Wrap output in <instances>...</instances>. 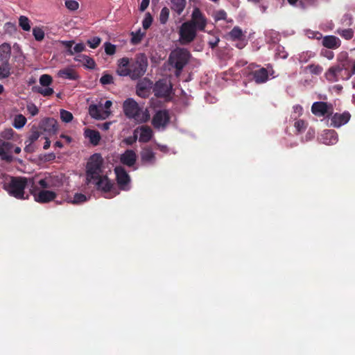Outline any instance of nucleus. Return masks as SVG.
Instances as JSON below:
<instances>
[{"mask_svg":"<svg viewBox=\"0 0 355 355\" xmlns=\"http://www.w3.org/2000/svg\"><path fill=\"white\" fill-rule=\"evenodd\" d=\"M14 134V131L12 128L6 129L4 131H3L1 134V137L6 139H10Z\"/></svg>","mask_w":355,"mask_h":355,"instance_id":"57","label":"nucleus"},{"mask_svg":"<svg viewBox=\"0 0 355 355\" xmlns=\"http://www.w3.org/2000/svg\"><path fill=\"white\" fill-rule=\"evenodd\" d=\"M111 123L110 122H105L101 125V129L103 130H107L110 128Z\"/></svg>","mask_w":355,"mask_h":355,"instance_id":"64","label":"nucleus"},{"mask_svg":"<svg viewBox=\"0 0 355 355\" xmlns=\"http://www.w3.org/2000/svg\"><path fill=\"white\" fill-rule=\"evenodd\" d=\"M13 148L14 145L11 142L0 139V156L2 160L7 162H11L13 160V157L10 154Z\"/></svg>","mask_w":355,"mask_h":355,"instance_id":"18","label":"nucleus"},{"mask_svg":"<svg viewBox=\"0 0 355 355\" xmlns=\"http://www.w3.org/2000/svg\"><path fill=\"white\" fill-rule=\"evenodd\" d=\"M89 114L92 118L96 119H99L102 118L101 110L96 105H91L89 106Z\"/></svg>","mask_w":355,"mask_h":355,"instance_id":"39","label":"nucleus"},{"mask_svg":"<svg viewBox=\"0 0 355 355\" xmlns=\"http://www.w3.org/2000/svg\"><path fill=\"white\" fill-rule=\"evenodd\" d=\"M144 34L141 33L139 31L135 34L132 38V42L133 44H138L141 42Z\"/></svg>","mask_w":355,"mask_h":355,"instance_id":"59","label":"nucleus"},{"mask_svg":"<svg viewBox=\"0 0 355 355\" xmlns=\"http://www.w3.org/2000/svg\"><path fill=\"white\" fill-rule=\"evenodd\" d=\"M40 83L44 87H49L53 82V78L50 75L43 74L40 77Z\"/></svg>","mask_w":355,"mask_h":355,"instance_id":"45","label":"nucleus"},{"mask_svg":"<svg viewBox=\"0 0 355 355\" xmlns=\"http://www.w3.org/2000/svg\"><path fill=\"white\" fill-rule=\"evenodd\" d=\"M65 6L67 9L75 11L78 9L79 3L78 1L74 0H67L65 1Z\"/></svg>","mask_w":355,"mask_h":355,"instance_id":"46","label":"nucleus"},{"mask_svg":"<svg viewBox=\"0 0 355 355\" xmlns=\"http://www.w3.org/2000/svg\"><path fill=\"white\" fill-rule=\"evenodd\" d=\"M148 64V59L144 53L137 54L135 59L130 61V78L133 80L141 78L146 72Z\"/></svg>","mask_w":355,"mask_h":355,"instance_id":"6","label":"nucleus"},{"mask_svg":"<svg viewBox=\"0 0 355 355\" xmlns=\"http://www.w3.org/2000/svg\"><path fill=\"white\" fill-rule=\"evenodd\" d=\"M351 115L349 112H343L342 114L336 113L334 114L331 119V125L334 128H339L343 125L346 124L349 119Z\"/></svg>","mask_w":355,"mask_h":355,"instance_id":"24","label":"nucleus"},{"mask_svg":"<svg viewBox=\"0 0 355 355\" xmlns=\"http://www.w3.org/2000/svg\"><path fill=\"white\" fill-rule=\"evenodd\" d=\"M19 26L25 31L31 30L30 20L26 16H20L19 18Z\"/></svg>","mask_w":355,"mask_h":355,"instance_id":"37","label":"nucleus"},{"mask_svg":"<svg viewBox=\"0 0 355 355\" xmlns=\"http://www.w3.org/2000/svg\"><path fill=\"white\" fill-rule=\"evenodd\" d=\"M85 49V46L83 43H78L77 44L73 49H72L73 51V54L75 53H81L84 51Z\"/></svg>","mask_w":355,"mask_h":355,"instance_id":"58","label":"nucleus"},{"mask_svg":"<svg viewBox=\"0 0 355 355\" xmlns=\"http://www.w3.org/2000/svg\"><path fill=\"white\" fill-rule=\"evenodd\" d=\"M248 69L250 70L249 76H252V78L257 84L265 83L268 80L269 76H273L274 73L272 67L269 65L267 68H264L255 64H250Z\"/></svg>","mask_w":355,"mask_h":355,"instance_id":"8","label":"nucleus"},{"mask_svg":"<svg viewBox=\"0 0 355 355\" xmlns=\"http://www.w3.org/2000/svg\"><path fill=\"white\" fill-rule=\"evenodd\" d=\"M26 146L24 148V150L27 153H32L34 151L33 147L32 146L33 144H30V142H28L26 144Z\"/></svg>","mask_w":355,"mask_h":355,"instance_id":"62","label":"nucleus"},{"mask_svg":"<svg viewBox=\"0 0 355 355\" xmlns=\"http://www.w3.org/2000/svg\"><path fill=\"white\" fill-rule=\"evenodd\" d=\"M141 161L143 164L153 165L156 162L155 154L150 146H146L141 151Z\"/></svg>","mask_w":355,"mask_h":355,"instance_id":"23","label":"nucleus"},{"mask_svg":"<svg viewBox=\"0 0 355 355\" xmlns=\"http://www.w3.org/2000/svg\"><path fill=\"white\" fill-rule=\"evenodd\" d=\"M100 83L103 85L113 83V77L108 73L103 74L100 78Z\"/></svg>","mask_w":355,"mask_h":355,"instance_id":"49","label":"nucleus"},{"mask_svg":"<svg viewBox=\"0 0 355 355\" xmlns=\"http://www.w3.org/2000/svg\"><path fill=\"white\" fill-rule=\"evenodd\" d=\"M187 5V0H171V9L178 15H180Z\"/></svg>","mask_w":355,"mask_h":355,"instance_id":"30","label":"nucleus"},{"mask_svg":"<svg viewBox=\"0 0 355 355\" xmlns=\"http://www.w3.org/2000/svg\"><path fill=\"white\" fill-rule=\"evenodd\" d=\"M37 92L40 93V94L43 95L44 96H51L54 93V91L51 87H46V88L40 87L37 89Z\"/></svg>","mask_w":355,"mask_h":355,"instance_id":"54","label":"nucleus"},{"mask_svg":"<svg viewBox=\"0 0 355 355\" xmlns=\"http://www.w3.org/2000/svg\"><path fill=\"white\" fill-rule=\"evenodd\" d=\"M11 55V46L8 43H3L0 46V60L9 62Z\"/></svg>","mask_w":355,"mask_h":355,"instance_id":"31","label":"nucleus"},{"mask_svg":"<svg viewBox=\"0 0 355 355\" xmlns=\"http://www.w3.org/2000/svg\"><path fill=\"white\" fill-rule=\"evenodd\" d=\"M58 76L60 78L71 80H76L79 77L74 69L69 67L60 69L58 72Z\"/></svg>","mask_w":355,"mask_h":355,"instance_id":"27","label":"nucleus"},{"mask_svg":"<svg viewBox=\"0 0 355 355\" xmlns=\"http://www.w3.org/2000/svg\"><path fill=\"white\" fill-rule=\"evenodd\" d=\"M74 60L77 62H81L85 67L90 69H93L96 67V63L94 59L86 55H78L74 58Z\"/></svg>","mask_w":355,"mask_h":355,"instance_id":"28","label":"nucleus"},{"mask_svg":"<svg viewBox=\"0 0 355 355\" xmlns=\"http://www.w3.org/2000/svg\"><path fill=\"white\" fill-rule=\"evenodd\" d=\"M191 57L190 52L186 49H178L169 56L170 64L175 69V75L180 76L183 68L188 63Z\"/></svg>","mask_w":355,"mask_h":355,"instance_id":"5","label":"nucleus"},{"mask_svg":"<svg viewBox=\"0 0 355 355\" xmlns=\"http://www.w3.org/2000/svg\"><path fill=\"white\" fill-rule=\"evenodd\" d=\"M197 30L190 23H183L180 29V38L182 44H187L194 40L197 35Z\"/></svg>","mask_w":355,"mask_h":355,"instance_id":"11","label":"nucleus"},{"mask_svg":"<svg viewBox=\"0 0 355 355\" xmlns=\"http://www.w3.org/2000/svg\"><path fill=\"white\" fill-rule=\"evenodd\" d=\"M327 103L322 101H318L313 103L311 106L312 113L317 116H324L329 113L331 109Z\"/></svg>","mask_w":355,"mask_h":355,"instance_id":"20","label":"nucleus"},{"mask_svg":"<svg viewBox=\"0 0 355 355\" xmlns=\"http://www.w3.org/2000/svg\"><path fill=\"white\" fill-rule=\"evenodd\" d=\"M336 33L345 40H350L354 36V31L352 28H347V29L339 28L336 31Z\"/></svg>","mask_w":355,"mask_h":355,"instance_id":"35","label":"nucleus"},{"mask_svg":"<svg viewBox=\"0 0 355 355\" xmlns=\"http://www.w3.org/2000/svg\"><path fill=\"white\" fill-rule=\"evenodd\" d=\"M73 116L71 112L62 109L60 110V119L64 123H69L72 121Z\"/></svg>","mask_w":355,"mask_h":355,"instance_id":"44","label":"nucleus"},{"mask_svg":"<svg viewBox=\"0 0 355 355\" xmlns=\"http://www.w3.org/2000/svg\"><path fill=\"white\" fill-rule=\"evenodd\" d=\"M31 182L30 193L33 196L35 201L39 203H48L54 200L57 194L54 191L42 189L35 184L34 180H30Z\"/></svg>","mask_w":355,"mask_h":355,"instance_id":"7","label":"nucleus"},{"mask_svg":"<svg viewBox=\"0 0 355 355\" xmlns=\"http://www.w3.org/2000/svg\"><path fill=\"white\" fill-rule=\"evenodd\" d=\"M101 40L98 37H94L93 38L88 40L87 44L92 49H96L101 44Z\"/></svg>","mask_w":355,"mask_h":355,"instance_id":"48","label":"nucleus"},{"mask_svg":"<svg viewBox=\"0 0 355 355\" xmlns=\"http://www.w3.org/2000/svg\"><path fill=\"white\" fill-rule=\"evenodd\" d=\"M315 53L312 51H304L299 55V61L302 63L307 62L310 59L315 56Z\"/></svg>","mask_w":355,"mask_h":355,"instance_id":"41","label":"nucleus"},{"mask_svg":"<svg viewBox=\"0 0 355 355\" xmlns=\"http://www.w3.org/2000/svg\"><path fill=\"white\" fill-rule=\"evenodd\" d=\"M321 139L326 145H333L338 141V135L334 130H326L322 135Z\"/></svg>","mask_w":355,"mask_h":355,"instance_id":"26","label":"nucleus"},{"mask_svg":"<svg viewBox=\"0 0 355 355\" xmlns=\"http://www.w3.org/2000/svg\"><path fill=\"white\" fill-rule=\"evenodd\" d=\"M227 18V12L224 10H217L214 14V19L216 21L225 20Z\"/></svg>","mask_w":355,"mask_h":355,"instance_id":"53","label":"nucleus"},{"mask_svg":"<svg viewBox=\"0 0 355 355\" xmlns=\"http://www.w3.org/2000/svg\"><path fill=\"white\" fill-rule=\"evenodd\" d=\"M38 126L43 134L46 132L49 135L55 134L58 130L57 121L53 118L42 120Z\"/></svg>","mask_w":355,"mask_h":355,"instance_id":"17","label":"nucleus"},{"mask_svg":"<svg viewBox=\"0 0 355 355\" xmlns=\"http://www.w3.org/2000/svg\"><path fill=\"white\" fill-rule=\"evenodd\" d=\"M116 180L121 190L128 191L130 189V177L121 166H116L114 169Z\"/></svg>","mask_w":355,"mask_h":355,"instance_id":"12","label":"nucleus"},{"mask_svg":"<svg viewBox=\"0 0 355 355\" xmlns=\"http://www.w3.org/2000/svg\"><path fill=\"white\" fill-rule=\"evenodd\" d=\"M44 138L46 139V141L44 142L43 148H44V149L46 150V149H48L50 147L51 141H50V140L49 139V138L47 137L46 135H45L44 137Z\"/></svg>","mask_w":355,"mask_h":355,"instance_id":"63","label":"nucleus"},{"mask_svg":"<svg viewBox=\"0 0 355 355\" xmlns=\"http://www.w3.org/2000/svg\"><path fill=\"white\" fill-rule=\"evenodd\" d=\"M243 35V31L239 26L234 27L230 32V36L233 40H241Z\"/></svg>","mask_w":355,"mask_h":355,"instance_id":"38","label":"nucleus"},{"mask_svg":"<svg viewBox=\"0 0 355 355\" xmlns=\"http://www.w3.org/2000/svg\"><path fill=\"white\" fill-rule=\"evenodd\" d=\"M152 22H153L152 16L150 15V13H146L145 18L144 19V20L142 21L143 28L145 30H147L151 26Z\"/></svg>","mask_w":355,"mask_h":355,"instance_id":"50","label":"nucleus"},{"mask_svg":"<svg viewBox=\"0 0 355 355\" xmlns=\"http://www.w3.org/2000/svg\"><path fill=\"white\" fill-rule=\"evenodd\" d=\"M33 35L36 41L40 42L44 38V31L40 27L35 26L33 28Z\"/></svg>","mask_w":355,"mask_h":355,"instance_id":"40","label":"nucleus"},{"mask_svg":"<svg viewBox=\"0 0 355 355\" xmlns=\"http://www.w3.org/2000/svg\"><path fill=\"white\" fill-rule=\"evenodd\" d=\"M42 135H43V133L39 126L33 125L31 129L28 139L25 141V144H27L28 142L33 144Z\"/></svg>","mask_w":355,"mask_h":355,"instance_id":"32","label":"nucleus"},{"mask_svg":"<svg viewBox=\"0 0 355 355\" xmlns=\"http://www.w3.org/2000/svg\"><path fill=\"white\" fill-rule=\"evenodd\" d=\"M169 9L167 7H164L159 14V21L162 24H165L169 17Z\"/></svg>","mask_w":355,"mask_h":355,"instance_id":"42","label":"nucleus"},{"mask_svg":"<svg viewBox=\"0 0 355 355\" xmlns=\"http://www.w3.org/2000/svg\"><path fill=\"white\" fill-rule=\"evenodd\" d=\"M85 136L89 139L90 143L94 146L98 145L101 138L98 131L91 129L85 130Z\"/></svg>","mask_w":355,"mask_h":355,"instance_id":"29","label":"nucleus"},{"mask_svg":"<svg viewBox=\"0 0 355 355\" xmlns=\"http://www.w3.org/2000/svg\"><path fill=\"white\" fill-rule=\"evenodd\" d=\"M60 43L62 46L67 49V53L70 55H73V51L72 50V46L74 44L73 40L70 41H61Z\"/></svg>","mask_w":355,"mask_h":355,"instance_id":"47","label":"nucleus"},{"mask_svg":"<svg viewBox=\"0 0 355 355\" xmlns=\"http://www.w3.org/2000/svg\"><path fill=\"white\" fill-rule=\"evenodd\" d=\"M105 51L107 55H112L116 53V46L110 43H105Z\"/></svg>","mask_w":355,"mask_h":355,"instance_id":"51","label":"nucleus"},{"mask_svg":"<svg viewBox=\"0 0 355 355\" xmlns=\"http://www.w3.org/2000/svg\"><path fill=\"white\" fill-rule=\"evenodd\" d=\"M26 121V118L24 115L17 114L14 119L13 126L17 129H20L25 125Z\"/></svg>","mask_w":355,"mask_h":355,"instance_id":"34","label":"nucleus"},{"mask_svg":"<svg viewBox=\"0 0 355 355\" xmlns=\"http://www.w3.org/2000/svg\"><path fill=\"white\" fill-rule=\"evenodd\" d=\"M355 73V62L349 59L341 60L338 64L331 67L325 73L327 80L331 83L339 80H348Z\"/></svg>","mask_w":355,"mask_h":355,"instance_id":"2","label":"nucleus"},{"mask_svg":"<svg viewBox=\"0 0 355 355\" xmlns=\"http://www.w3.org/2000/svg\"><path fill=\"white\" fill-rule=\"evenodd\" d=\"M151 84L152 83L146 78L140 80L136 86L137 94L141 98L148 97L149 95V87Z\"/></svg>","mask_w":355,"mask_h":355,"instance_id":"25","label":"nucleus"},{"mask_svg":"<svg viewBox=\"0 0 355 355\" xmlns=\"http://www.w3.org/2000/svg\"><path fill=\"white\" fill-rule=\"evenodd\" d=\"M321 55L327 58L328 60H332L334 57V52L329 50H322L321 51Z\"/></svg>","mask_w":355,"mask_h":355,"instance_id":"60","label":"nucleus"},{"mask_svg":"<svg viewBox=\"0 0 355 355\" xmlns=\"http://www.w3.org/2000/svg\"><path fill=\"white\" fill-rule=\"evenodd\" d=\"M137 139V135L135 132V130L134 131V135L132 137H128L124 139V142L127 145H132L134 143L136 142Z\"/></svg>","mask_w":355,"mask_h":355,"instance_id":"56","label":"nucleus"},{"mask_svg":"<svg viewBox=\"0 0 355 355\" xmlns=\"http://www.w3.org/2000/svg\"><path fill=\"white\" fill-rule=\"evenodd\" d=\"M93 180L95 181V185L98 190L107 194L106 198H111L119 193L118 189L107 175H102Z\"/></svg>","mask_w":355,"mask_h":355,"instance_id":"9","label":"nucleus"},{"mask_svg":"<svg viewBox=\"0 0 355 355\" xmlns=\"http://www.w3.org/2000/svg\"><path fill=\"white\" fill-rule=\"evenodd\" d=\"M120 162L128 167L133 166L137 161V154L133 150L128 149L120 155Z\"/></svg>","mask_w":355,"mask_h":355,"instance_id":"22","label":"nucleus"},{"mask_svg":"<svg viewBox=\"0 0 355 355\" xmlns=\"http://www.w3.org/2000/svg\"><path fill=\"white\" fill-rule=\"evenodd\" d=\"M306 69L309 70L311 73L314 75H320L323 71V68L320 65L315 64L308 65Z\"/></svg>","mask_w":355,"mask_h":355,"instance_id":"43","label":"nucleus"},{"mask_svg":"<svg viewBox=\"0 0 355 355\" xmlns=\"http://www.w3.org/2000/svg\"><path fill=\"white\" fill-rule=\"evenodd\" d=\"M11 66L9 62H2L0 65V80L8 78L10 74Z\"/></svg>","mask_w":355,"mask_h":355,"instance_id":"33","label":"nucleus"},{"mask_svg":"<svg viewBox=\"0 0 355 355\" xmlns=\"http://www.w3.org/2000/svg\"><path fill=\"white\" fill-rule=\"evenodd\" d=\"M136 134L139 133V141L141 143H148L153 137V131L148 125H141L135 130Z\"/></svg>","mask_w":355,"mask_h":355,"instance_id":"19","label":"nucleus"},{"mask_svg":"<svg viewBox=\"0 0 355 355\" xmlns=\"http://www.w3.org/2000/svg\"><path fill=\"white\" fill-rule=\"evenodd\" d=\"M308 125V123L302 119L295 121L294 127L297 133H302L305 131Z\"/></svg>","mask_w":355,"mask_h":355,"instance_id":"36","label":"nucleus"},{"mask_svg":"<svg viewBox=\"0 0 355 355\" xmlns=\"http://www.w3.org/2000/svg\"><path fill=\"white\" fill-rule=\"evenodd\" d=\"M150 0H142L139 6V10L144 12L148 6Z\"/></svg>","mask_w":355,"mask_h":355,"instance_id":"61","label":"nucleus"},{"mask_svg":"<svg viewBox=\"0 0 355 355\" xmlns=\"http://www.w3.org/2000/svg\"><path fill=\"white\" fill-rule=\"evenodd\" d=\"M123 110L128 119H132L138 123H143L150 118L148 109L143 110L139 104L132 98H127L123 103Z\"/></svg>","mask_w":355,"mask_h":355,"instance_id":"3","label":"nucleus"},{"mask_svg":"<svg viewBox=\"0 0 355 355\" xmlns=\"http://www.w3.org/2000/svg\"><path fill=\"white\" fill-rule=\"evenodd\" d=\"M27 110H28V113L31 114V116H35L39 112L38 108L33 103H31V104H29L27 105Z\"/></svg>","mask_w":355,"mask_h":355,"instance_id":"55","label":"nucleus"},{"mask_svg":"<svg viewBox=\"0 0 355 355\" xmlns=\"http://www.w3.org/2000/svg\"><path fill=\"white\" fill-rule=\"evenodd\" d=\"M116 73L119 76H130V59L124 57L118 60Z\"/></svg>","mask_w":355,"mask_h":355,"instance_id":"21","label":"nucleus"},{"mask_svg":"<svg viewBox=\"0 0 355 355\" xmlns=\"http://www.w3.org/2000/svg\"><path fill=\"white\" fill-rule=\"evenodd\" d=\"M5 178L6 180L10 179L9 182H5L3 184V189L8 192V193L17 199H27L28 195L25 196L24 189L26 187L31 188V182L30 180L33 179L27 178L26 177H11L5 173L0 174V178Z\"/></svg>","mask_w":355,"mask_h":355,"instance_id":"1","label":"nucleus"},{"mask_svg":"<svg viewBox=\"0 0 355 355\" xmlns=\"http://www.w3.org/2000/svg\"><path fill=\"white\" fill-rule=\"evenodd\" d=\"M87 200V197L83 193H76L74 195L73 199L71 201L73 204H79L84 202Z\"/></svg>","mask_w":355,"mask_h":355,"instance_id":"52","label":"nucleus"},{"mask_svg":"<svg viewBox=\"0 0 355 355\" xmlns=\"http://www.w3.org/2000/svg\"><path fill=\"white\" fill-rule=\"evenodd\" d=\"M188 22L195 27L197 31H205L207 24V19L201 10L196 7L192 11L191 20Z\"/></svg>","mask_w":355,"mask_h":355,"instance_id":"10","label":"nucleus"},{"mask_svg":"<svg viewBox=\"0 0 355 355\" xmlns=\"http://www.w3.org/2000/svg\"><path fill=\"white\" fill-rule=\"evenodd\" d=\"M37 184L42 189H56L62 185V180L57 175L48 176L40 180Z\"/></svg>","mask_w":355,"mask_h":355,"instance_id":"15","label":"nucleus"},{"mask_svg":"<svg viewBox=\"0 0 355 355\" xmlns=\"http://www.w3.org/2000/svg\"><path fill=\"white\" fill-rule=\"evenodd\" d=\"M172 85L165 79L156 82L154 87L155 95L158 98L168 97L171 95Z\"/></svg>","mask_w":355,"mask_h":355,"instance_id":"14","label":"nucleus"},{"mask_svg":"<svg viewBox=\"0 0 355 355\" xmlns=\"http://www.w3.org/2000/svg\"><path fill=\"white\" fill-rule=\"evenodd\" d=\"M315 37L318 40L322 38V44L327 49H336L341 45L340 40L334 35H327L322 37V34L318 32L315 33Z\"/></svg>","mask_w":355,"mask_h":355,"instance_id":"16","label":"nucleus"},{"mask_svg":"<svg viewBox=\"0 0 355 355\" xmlns=\"http://www.w3.org/2000/svg\"><path fill=\"white\" fill-rule=\"evenodd\" d=\"M103 172V159L101 154L91 155L86 166V176L89 182L99 178Z\"/></svg>","mask_w":355,"mask_h":355,"instance_id":"4","label":"nucleus"},{"mask_svg":"<svg viewBox=\"0 0 355 355\" xmlns=\"http://www.w3.org/2000/svg\"><path fill=\"white\" fill-rule=\"evenodd\" d=\"M170 121V115L166 110H158L153 116L151 123L154 128L165 129Z\"/></svg>","mask_w":355,"mask_h":355,"instance_id":"13","label":"nucleus"}]
</instances>
